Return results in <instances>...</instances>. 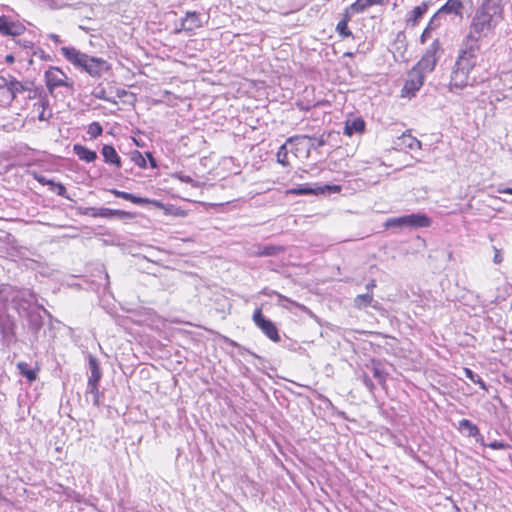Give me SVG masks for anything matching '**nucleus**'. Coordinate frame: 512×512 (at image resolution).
I'll list each match as a JSON object with an SVG mask.
<instances>
[{"label": "nucleus", "instance_id": "obj_3", "mask_svg": "<svg viewBox=\"0 0 512 512\" xmlns=\"http://www.w3.org/2000/svg\"><path fill=\"white\" fill-rule=\"evenodd\" d=\"M60 51L67 61L82 68L92 77L99 78L111 69V65L105 59L89 56L75 47L64 46Z\"/></svg>", "mask_w": 512, "mask_h": 512}, {"label": "nucleus", "instance_id": "obj_17", "mask_svg": "<svg viewBox=\"0 0 512 512\" xmlns=\"http://www.w3.org/2000/svg\"><path fill=\"white\" fill-rule=\"evenodd\" d=\"M73 151L80 160L87 163L94 162L97 159V153L95 151L90 150L81 144H75L73 146Z\"/></svg>", "mask_w": 512, "mask_h": 512}, {"label": "nucleus", "instance_id": "obj_20", "mask_svg": "<svg viewBox=\"0 0 512 512\" xmlns=\"http://www.w3.org/2000/svg\"><path fill=\"white\" fill-rule=\"evenodd\" d=\"M319 193H324V189L322 188H311L307 184L302 185L298 188H291L286 190L287 195H317Z\"/></svg>", "mask_w": 512, "mask_h": 512}, {"label": "nucleus", "instance_id": "obj_35", "mask_svg": "<svg viewBox=\"0 0 512 512\" xmlns=\"http://www.w3.org/2000/svg\"><path fill=\"white\" fill-rule=\"evenodd\" d=\"M98 209L99 208H95V207L80 208L79 213L81 215H87V216H91L93 218H98Z\"/></svg>", "mask_w": 512, "mask_h": 512}, {"label": "nucleus", "instance_id": "obj_39", "mask_svg": "<svg viewBox=\"0 0 512 512\" xmlns=\"http://www.w3.org/2000/svg\"><path fill=\"white\" fill-rule=\"evenodd\" d=\"M35 180L40 183L41 185H47L51 188L52 185H55V182L53 180H48L42 175H34Z\"/></svg>", "mask_w": 512, "mask_h": 512}, {"label": "nucleus", "instance_id": "obj_22", "mask_svg": "<svg viewBox=\"0 0 512 512\" xmlns=\"http://www.w3.org/2000/svg\"><path fill=\"white\" fill-rule=\"evenodd\" d=\"M442 11L447 13H454L460 15L463 10V3L461 0H448L441 8Z\"/></svg>", "mask_w": 512, "mask_h": 512}, {"label": "nucleus", "instance_id": "obj_51", "mask_svg": "<svg viewBox=\"0 0 512 512\" xmlns=\"http://www.w3.org/2000/svg\"><path fill=\"white\" fill-rule=\"evenodd\" d=\"M146 155L148 156V158L150 160L151 167L155 168L156 162H155V159L153 158V156L150 153H146Z\"/></svg>", "mask_w": 512, "mask_h": 512}, {"label": "nucleus", "instance_id": "obj_7", "mask_svg": "<svg viewBox=\"0 0 512 512\" xmlns=\"http://www.w3.org/2000/svg\"><path fill=\"white\" fill-rule=\"evenodd\" d=\"M425 77L423 72L413 66L407 73V78L401 89V97L408 99L414 97L423 86Z\"/></svg>", "mask_w": 512, "mask_h": 512}, {"label": "nucleus", "instance_id": "obj_37", "mask_svg": "<svg viewBox=\"0 0 512 512\" xmlns=\"http://www.w3.org/2000/svg\"><path fill=\"white\" fill-rule=\"evenodd\" d=\"M431 22L428 24V26L423 30L421 36H420V43L424 44L426 41L431 37Z\"/></svg>", "mask_w": 512, "mask_h": 512}, {"label": "nucleus", "instance_id": "obj_1", "mask_svg": "<svg viewBox=\"0 0 512 512\" xmlns=\"http://www.w3.org/2000/svg\"><path fill=\"white\" fill-rule=\"evenodd\" d=\"M504 17L503 0H483L471 19L461 48L478 54L481 49L480 42L493 34Z\"/></svg>", "mask_w": 512, "mask_h": 512}, {"label": "nucleus", "instance_id": "obj_30", "mask_svg": "<svg viewBox=\"0 0 512 512\" xmlns=\"http://www.w3.org/2000/svg\"><path fill=\"white\" fill-rule=\"evenodd\" d=\"M464 371V374L467 378H469L472 382H474L475 384H478L480 386L481 389H483L484 391H487L488 388H487V385L485 384V382L482 380V378L475 374L470 368H464L463 369Z\"/></svg>", "mask_w": 512, "mask_h": 512}, {"label": "nucleus", "instance_id": "obj_31", "mask_svg": "<svg viewBox=\"0 0 512 512\" xmlns=\"http://www.w3.org/2000/svg\"><path fill=\"white\" fill-rule=\"evenodd\" d=\"M276 159L279 164H281L284 167H287L290 165V162L288 160V151L286 144L282 145L277 153H276Z\"/></svg>", "mask_w": 512, "mask_h": 512}, {"label": "nucleus", "instance_id": "obj_55", "mask_svg": "<svg viewBox=\"0 0 512 512\" xmlns=\"http://www.w3.org/2000/svg\"><path fill=\"white\" fill-rule=\"evenodd\" d=\"M52 39H53L55 42H59V38H58V36H56V35H53V36H52Z\"/></svg>", "mask_w": 512, "mask_h": 512}, {"label": "nucleus", "instance_id": "obj_25", "mask_svg": "<svg viewBox=\"0 0 512 512\" xmlns=\"http://www.w3.org/2000/svg\"><path fill=\"white\" fill-rule=\"evenodd\" d=\"M389 2V0H355L353 2L358 9L363 13L366 9L372 6H382Z\"/></svg>", "mask_w": 512, "mask_h": 512}, {"label": "nucleus", "instance_id": "obj_9", "mask_svg": "<svg viewBox=\"0 0 512 512\" xmlns=\"http://www.w3.org/2000/svg\"><path fill=\"white\" fill-rule=\"evenodd\" d=\"M254 324L272 341L278 343L281 341V337L277 326L270 319H267L261 308L254 310L252 315Z\"/></svg>", "mask_w": 512, "mask_h": 512}, {"label": "nucleus", "instance_id": "obj_23", "mask_svg": "<svg viewBox=\"0 0 512 512\" xmlns=\"http://www.w3.org/2000/svg\"><path fill=\"white\" fill-rule=\"evenodd\" d=\"M38 106V109H41L38 119L40 121H47L51 117V111L49 110V101L47 98H41L39 102L36 104Z\"/></svg>", "mask_w": 512, "mask_h": 512}, {"label": "nucleus", "instance_id": "obj_48", "mask_svg": "<svg viewBox=\"0 0 512 512\" xmlns=\"http://www.w3.org/2000/svg\"><path fill=\"white\" fill-rule=\"evenodd\" d=\"M376 287V280L375 279H372L367 285H366V288L367 290H369L370 292H372L373 288Z\"/></svg>", "mask_w": 512, "mask_h": 512}, {"label": "nucleus", "instance_id": "obj_41", "mask_svg": "<svg viewBox=\"0 0 512 512\" xmlns=\"http://www.w3.org/2000/svg\"><path fill=\"white\" fill-rule=\"evenodd\" d=\"M116 96L118 98L130 97V98L134 99V95L132 93L128 92L127 90H125V89H117L116 90Z\"/></svg>", "mask_w": 512, "mask_h": 512}, {"label": "nucleus", "instance_id": "obj_14", "mask_svg": "<svg viewBox=\"0 0 512 512\" xmlns=\"http://www.w3.org/2000/svg\"><path fill=\"white\" fill-rule=\"evenodd\" d=\"M113 217H117L119 219H132L135 217V214L129 211L111 209L106 207H101L98 209V218L110 219Z\"/></svg>", "mask_w": 512, "mask_h": 512}, {"label": "nucleus", "instance_id": "obj_24", "mask_svg": "<svg viewBox=\"0 0 512 512\" xmlns=\"http://www.w3.org/2000/svg\"><path fill=\"white\" fill-rule=\"evenodd\" d=\"M285 248L283 246L278 245H266L260 248L259 251L256 252V255L259 257L262 256H274L281 252H284Z\"/></svg>", "mask_w": 512, "mask_h": 512}, {"label": "nucleus", "instance_id": "obj_4", "mask_svg": "<svg viewBox=\"0 0 512 512\" xmlns=\"http://www.w3.org/2000/svg\"><path fill=\"white\" fill-rule=\"evenodd\" d=\"M44 82L48 93L53 96L57 88H66L70 91L74 90V81L57 66H50L44 72Z\"/></svg>", "mask_w": 512, "mask_h": 512}, {"label": "nucleus", "instance_id": "obj_38", "mask_svg": "<svg viewBox=\"0 0 512 512\" xmlns=\"http://www.w3.org/2000/svg\"><path fill=\"white\" fill-rule=\"evenodd\" d=\"M51 190L56 191L59 196L66 197V187L62 183H56L52 185Z\"/></svg>", "mask_w": 512, "mask_h": 512}, {"label": "nucleus", "instance_id": "obj_27", "mask_svg": "<svg viewBox=\"0 0 512 512\" xmlns=\"http://www.w3.org/2000/svg\"><path fill=\"white\" fill-rule=\"evenodd\" d=\"M459 429H466L467 434L470 437H477L480 435L479 428L468 419H462L459 421Z\"/></svg>", "mask_w": 512, "mask_h": 512}, {"label": "nucleus", "instance_id": "obj_33", "mask_svg": "<svg viewBox=\"0 0 512 512\" xmlns=\"http://www.w3.org/2000/svg\"><path fill=\"white\" fill-rule=\"evenodd\" d=\"M385 227H406L404 216L387 219Z\"/></svg>", "mask_w": 512, "mask_h": 512}, {"label": "nucleus", "instance_id": "obj_42", "mask_svg": "<svg viewBox=\"0 0 512 512\" xmlns=\"http://www.w3.org/2000/svg\"><path fill=\"white\" fill-rule=\"evenodd\" d=\"M304 139L312 140L313 138H312V137H310V136H307V135H305V136H300V137H295V138H289V139L287 140V143L292 144V143H294V142H295L297 145H301V144H302V143H301V140H304Z\"/></svg>", "mask_w": 512, "mask_h": 512}, {"label": "nucleus", "instance_id": "obj_2", "mask_svg": "<svg viewBox=\"0 0 512 512\" xmlns=\"http://www.w3.org/2000/svg\"><path fill=\"white\" fill-rule=\"evenodd\" d=\"M477 54L461 48L452 68L448 89L457 92L472 85L471 71L476 67Z\"/></svg>", "mask_w": 512, "mask_h": 512}, {"label": "nucleus", "instance_id": "obj_21", "mask_svg": "<svg viewBox=\"0 0 512 512\" xmlns=\"http://www.w3.org/2000/svg\"><path fill=\"white\" fill-rule=\"evenodd\" d=\"M17 368L21 375L26 377L29 382H34L38 377V368L30 369L26 362H18Z\"/></svg>", "mask_w": 512, "mask_h": 512}, {"label": "nucleus", "instance_id": "obj_45", "mask_svg": "<svg viewBox=\"0 0 512 512\" xmlns=\"http://www.w3.org/2000/svg\"><path fill=\"white\" fill-rule=\"evenodd\" d=\"M172 215L178 217H185L187 215V212L181 208H175Z\"/></svg>", "mask_w": 512, "mask_h": 512}, {"label": "nucleus", "instance_id": "obj_12", "mask_svg": "<svg viewBox=\"0 0 512 512\" xmlns=\"http://www.w3.org/2000/svg\"><path fill=\"white\" fill-rule=\"evenodd\" d=\"M366 129V123L360 116L353 119H347L344 125V134L352 137L354 134H363Z\"/></svg>", "mask_w": 512, "mask_h": 512}, {"label": "nucleus", "instance_id": "obj_11", "mask_svg": "<svg viewBox=\"0 0 512 512\" xmlns=\"http://www.w3.org/2000/svg\"><path fill=\"white\" fill-rule=\"evenodd\" d=\"M26 31V27L20 21L10 20L6 16H0V34L4 36H20Z\"/></svg>", "mask_w": 512, "mask_h": 512}, {"label": "nucleus", "instance_id": "obj_46", "mask_svg": "<svg viewBox=\"0 0 512 512\" xmlns=\"http://www.w3.org/2000/svg\"><path fill=\"white\" fill-rule=\"evenodd\" d=\"M95 97L101 100L111 101L108 97H106L105 90L102 89L98 93L95 94Z\"/></svg>", "mask_w": 512, "mask_h": 512}, {"label": "nucleus", "instance_id": "obj_50", "mask_svg": "<svg viewBox=\"0 0 512 512\" xmlns=\"http://www.w3.org/2000/svg\"><path fill=\"white\" fill-rule=\"evenodd\" d=\"M499 192L500 193H504V194H508V195H512V188L511 187H507V188H504V189H499Z\"/></svg>", "mask_w": 512, "mask_h": 512}, {"label": "nucleus", "instance_id": "obj_53", "mask_svg": "<svg viewBox=\"0 0 512 512\" xmlns=\"http://www.w3.org/2000/svg\"><path fill=\"white\" fill-rule=\"evenodd\" d=\"M226 340H227L228 344L230 346H232V347H238L239 346L237 342H235V341H233L231 339H226Z\"/></svg>", "mask_w": 512, "mask_h": 512}, {"label": "nucleus", "instance_id": "obj_43", "mask_svg": "<svg viewBox=\"0 0 512 512\" xmlns=\"http://www.w3.org/2000/svg\"><path fill=\"white\" fill-rule=\"evenodd\" d=\"M325 191L333 192V193H339L341 191L340 185H326L325 187H321Z\"/></svg>", "mask_w": 512, "mask_h": 512}, {"label": "nucleus", "instance_id": "obj_34", "mask_svg": "<svg viewBox=\"0 0 512 512\" xmlns=\"http://www.w3.org/2000/svg\"><path fill=\"white\" fill-rule=\"evenodd\" d=\"M372 371H373V376L376 379H378L379 381H381L383 383L386 381V373L375 362H373Z\"/></svg>", "mask_w": 512, "mask_h": 512}, {"label": "nucleus", "instance_id": "obj_5", "mask_svg": "<svg viewBox=\"0 0 512 512\" xmlns=\"http://www.w3.org/2000/svg\"><path fill=\"white\" fill-rule=\"evenodd\" d=\"M26 90L23 83L14 76L0 77V106L8 107L15 100L17 94Z\"/></svg>", "mask_w": 512, "mask_h": 512}, {"label": "nucleus", "instance_id": "obj_29", "mask_svg": "<svg viewBox=\"0 0 512 512\" xmlns=\"http://www.w3.org/2000/svg\"><path fill=\"white\" fill-rule=\"evenodd\" d=\"M360 13H362V12L358 9V7L354 3H352L344 9L340 20L349 23L351 21L353 15L360 14Z\"/></svg>", "mask_w": 512, "mask_h": 512}, {"label": "nucleus", "instance_id": "obj_49", "mask_svg": "<svg viewBox=\"0 0 512 512\" xmlns=\"http://www.w3.org/2000/svg\"><path fill=\"white\" fill-rule=\"evenodd\" d=\"M5 61H6L7 64L11 65V64H13L15 62V58H14V56L12 54H8L5 57Z\"/></svg>", "mask_w": 512, "mask_h": 512}, {"label": "nucleus", "instance_id": "obj_36", "mask_svg": "<svg viewBox=\"0 0 512 512\" xmlns=\"http://www.w3.org/2000/svg\"><path fill=\"white\" fill-rule=\"evenodd\" d=\"M132 159L139 167L146 168V160L139 151L133 153Z\"/></svg>", "mask_w": 512, "mask_h": 512}, {"label": "nucleus", "instance_id": "obj_6", "mask_svg": "<svg viewBox=\"0 0 512 512\" xmlns=\"http://www.w3.org/2000/svg\"><path fill=\"white\" fill-rule=\"evenodd\" d=\"M444 50L439 39H435L426 49L420 60L414 65L425 75L434 71Z\"/></svg>", "mask_w": 512, "mask_h": 512}, {"label": "nucleus", "instance_id": "obj_40", "mask_svg": "<svg viewBox=\"0 0 512 512\" xmlns=\"http://www.w3.org/2000/svg\"><path fill=\"white\" fill-rule=\"evenodd\" d=\"M488 447H490L491 449H494V450H501V449L507 448L508 445L501 441H494V442L489 443Z\"/></svg>", "mask_w": 512, "mask_h": 512}, {"label": "nucleus", "instance_id": "obj_15", "mask_svg": "<svg viewBox=\"0 0 512 512\" xmlns=\"http://www.w3.org/2000/svg\"><path fill=\"white\" fill-rule=\"evenodd\" d=\"M101 154L104 162L110 165H114L116 168H121L122 162L117 151L112 145L106 144L102 147Z\"/></svg>", "mask_w": 512, "mask_h": 512}, {"label": "nucleus", "instance_id": "obj_52", "mask_svg": "<svg viewBox=\"0 0 512 512\" xmlns=\"http://www.w3.org/2000/svg\"><path fill=\"white\" fill-rule=\"evenodd\" d=\"M326 141L324 139V136H320L319 139H318V146H323L325 145Z\"/></svg>", "mask_w": 512, "mask_h": 512}, {"label": "nucleus", "instance_id": "obj_28", "mask_svg": "<svg viewBox=\"0 0 512 512\" xmlns=\"http://www.w3.org/2000/svg\"><path fill=\"white\" fill-rule=\"evenodd\" d=\"M349 23L339 20L335 27V31L341 38L353 37V32L348 26Z\"/></svg>", "mask_w": 512, "mask_h": 512}, {"label": "nucleus", "instance_id": "obj_10", "mask_svg": "<svg viewBox=\"0 0 512 512\" xmlns=\"http://www.w3.org/2000/svg\"><path fill=\"white\" fill-rule=\"evenodd\" d=\"M203 26L201 14L196 11H187L181 19L180 27L176 28L175 33L187 32L194 33Z\"/></svg>", "mask_w": 512, "mask_h": 512}, {"label": "nucleus", "instance_id": "obj_47", "mask_svg": "<svg viewBox=\"0 0 512 512\" xmlns=\"http://www.w3.org/2000/svg\"><path fill=\"white\" fill-rule=\"evenodd\" d=\"M176 177L180 181L185 182V183H191L192 182V178L190 176L176 175Z\"/></svg>", "mask_w": 512, "mask_h": 512}, {"label": "nucleus", "instance_id": "obj_32", "mask_svg": "<svg viewBox=\"0 0 512 512\" xmlns=\"http://www.w3.org/2000/svg\"><path fill=\"white\" fill-rule=\"evenodd\" d=\"M87 133L91 139H96L103 133V128L99 122H92L88 125Z\"/></svg>", "mask_w": 512, "mask_h": 512}, {"label": "nucleus", "instance_id": "obj_19", "mask_svg": "<svg viewBox=\"0 0 512 512\" xmlns=\"http://www.w3.org/2000/svg\"><path fill=\"white\" fill-rule=\"evenodd\" d=\"M428 5L426 3H422L414 7L409 14L407 15L406 22L410 26H416L419 19L427 12Z\"/></svg>", "mask_w": 512, "mask_h": 512}, {"label": "nucleus", "instance_id": "obj_18", "mask_svg": "<svg viewBox=\"0 0 512 512\" xmlns=\"http://www.w3.org/2000/svg\"><path fill=\"white\" fill-rule=\"evenodd\" d=\"M89 366L91 370V376L89 377L88 384L92 388L96 389L102 376L101 369L99 367L97 359L94 357H90Z\"/></svg>", "mask_w": 512, "mask_h": 512}, {"label": "nucleus", "instance_id": "obj_26", "mask_svg": "<svg viewBox=\"0 0 512 512\" xmlns=\"http://www.w3.org/2000/svg\"><path fill=\"white\" fill-rule=\"evenodd\" d=\"M372 301H373V293L372 292L360 294L354 298V306L358 309H362V308H365V307H368L369 305H371Z\"/></svg>", "mask_w": 512, "mask_h": 512}, {"label": "nucleus", "instance_id": "obj_54", "mask_svg": "<svg viewBox=\"0 0 512 512\" xmlns=\"http://www.w3.org/2000/svg\"><path fill=\"white\" fill-rule=\"evenodd\" d=\"M343 56H344V57H350V58H352V57L354 56V54H353L352 52H345V53L343 54Z\"/></svg>", "mask_w": 512, "mask_h": 512}, {"label": "nucleus", "instance_id": "obj_8", "mask_svg": "<svg viewBox=\"0 0 512 512\" xmlns=\"http://www.w3.org/2000/svg\"><path fill=\"white\" fill-rule=\"evenodd\" d=\"M109 192L113 194L115 197L124 199L126 201H130L133 204L136 205H143V204H150L155 206L156 208L164 210V213L166 215H172L174 211V207L172 205L165 206L161 201L155 200V199H149L145 197L135 196L131 193L120 191L117 189H110Z\"/></svg>", "mask_w": 512, "mask_h": 512}, {"label": "nucleus", "instance_id": "obj_13", "mask_svg": "<svg viewBox=\"0 0 512 512\" xmlns=\"http://www.w3.org/2000/svg\"><path fill=\"white\" fill-rule=\"evenodd\" d=\"M406 227L427 228L431 225V219L425 214H409L404 216Z\"/></svg>", "mask_w": 512, "mask_h": 512}, {"label": "nucleus", "instance_id": "obj_44", "mask_svg": "<svg viewBox=\"0 0 512 512\" xmlns=\"http://www.w3.org/2000/svg\"><path fill=\"white\" fill-rule=\"evenodd\" d=\"M493 261L496 264H500L503 261V257H502L500 250L495 249V255H494Z\"/></svg>", "mask_w": 512, "mask_h": 512}, {"label": "nucleus", "instance_id": "obj_16", "mask_svg": "<svg viewBox=\"0 0 512 512\" xmlns=\"http://www.w3.org/2000/svg\"><path fill=\"white\" fill-rule=\"evenodd\" d=\"M398 146L401 149H409L412 151H417L421 149V142L414 136H412L410 133H403L399 137Z\"/></svg>", "mask_w": 512, "mask_h": 512}]
</instances>
